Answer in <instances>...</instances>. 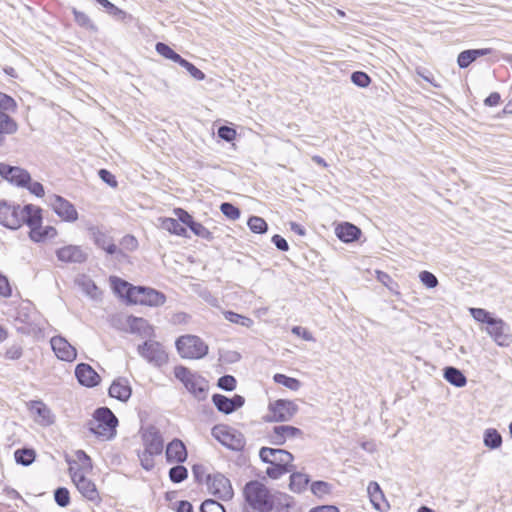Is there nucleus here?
Returning <instances> with one entry per match:
<instances>
[{
    "label": "nucleus",
    "instance_id": "1",
    "mask_svg": "<svg viewBox=\"0 0 512 512\" xmlns=\"http://www.w3.org/2000/svg\"><path fill=\"white\" fill-rule=\"evenodd\" d=\"M110 283L114 293L130 304L157 307L163 305L166 301V297L162 292L153 288L132 286L127 281L116 276L110 277Z\"/></svg>",
    "mask_w": 512,
    "mask_h": 512
},
{
    "label": "nucleus",
    "instance_id": "2",
    "mask_svg": "<svg viewBox=\"0 0 512 512\" xmlns=\"http://www.w3.org/2000/svg\"><path fill=\"white\" fill-rule=\"evenodd\" d=\"M244 496L247 503L258 512H269L274 506L275 496L259 481L247 483Z\"/></svg>",
    "mask_w": 512,
    "mask_h": 512
},
{
    "label": "nucleus",
    "instance_id": "3",
    "mask_svg": "<svg viewBox=\"0 0 512 512\" xmlns=\"http://www.w3.org/2000/svg\"><path fill=\"white\" fill-rule=\"evenodd\" d=\"M118 419L106 407L98 408L89 422V430L101 440H110L116 435Z\"/></svg>",
    "mask_w": 512,
    "mask_h": 512
},
{
    "label": "nucleus",
    "instance_id": "4",
    "mask_svg": "<svg viewBox=\"0 0 512 512\" xmlns=\"http://www.w3.org/2000/svg\"><path fill=\"white\" fill-rule=\"evenodd\" d=\"M174 375L196 399L207 397L209 386L205 378L181 365L174 368Z\"/></svg>",
    "mask_w": 512,
    "mask_h": 512
},
{
    "label": "nucleus",
    "instance_id": "5",
    "mask_svg": "<svg viewBox=\"0 0 512 512\" xmlns=\"http://www.w3.org/2000/svg\"><path fill=\"white\" fill-rule=\"evenodd\" d=\"M36 207L34 205L21 207L2 202L0 203V224L9 229H18L23 223H28V218Z\"/></svg>",
    "mask_w": 512,
    "mask_h": 512
},
{
    "label": "nucleus",
    "instance_id": "6",
    "mask_svg": "<svg viewBox=\"0 0 512 512\" xmlns=\"http://www.w3.org/2000/svg\"><path fill=\"white\" fill-rule=\"evenodd\" d=\"M179 355L186 359H200L208 353V346L195 335H184L176 340Z\"/></svg>",
    "mask_w": 512,
    "mask_h": 512
},
{
    "label": "nucleus",
    "instance_id": "7",
    "mask_svg": "<svg viewBox=\"0 0 512 512\" xmlns=\"http://www.w3.org/2000/svg\"><path fill=\"white\" fill-rule=\"evenodd\" d=\"M213 437L223 446L239 451L245 445L243 435L235 429L226 425H217L212 429Z\"/></svg>",
    "mask_w": 512,
    "mask_h": 512
},
{
    "label": "nucleus",
    "instance_id": "8",
    "mask_svg": "<svg viewBox=\"0 0 512 512\" xmlns=\"http://www.w3.org/2000/svg\"><path fill=\"white\" fill-rule=\"evenodd\" d=\"M41 209L36 207L32 210V215L28 218L27 225L30 227L29 237L34 242H42L46 239L54 238L57 231L52 226H42Z\"/></svg>",
    "mask_w": 512,
    "mask_h": 512
},
{
    "label": "nucleus",
    "instance_id": "9",
    "mask_svg": "<svg viewBox=\"0 0 512 512\" xmlns=\"http://www.w3.org/2000/svg\"><path fill=\"white\" fill-rule=\"evenodd\" d=\"M297 411L298 406L293 401L279 399L269 404L266 419L270 422L289 421Z\"/></svg>",
    "mask_w": 512,
    "mask_h": 512
},
{
    "label": "nucleus",
    "instance_id": "10",
    "mask_svg": "<svg viewBox=\"0 0 512 512\" xmlns=\"http://www.w3.org/2000/svg\"><path fill=\"white\" fill-rule=\"evenodd\" d=\"M138 353L150 364L161 367L168 362V354L164 347L156 341H146L138 346Z\"/></svg>",
    "mask_w": 512,
    "mask_h": 512
},
{
    "label": "nucleus",
    "instance_id": "11",
    "mask_svg": "<svg viewBox=\"0 0 512 512\" xmlns=\"http://www.w3.org/2000/svg\"><path fill=\"white\" fill-rule=\"evenodd\" d=\"M207 487L211 494L223 501L232 499L234 495L230 480L220 473L208 476Z\"/></svg>",
    "mask_w": 512,
    "mask_h": 512
},
{
    "label": "nucleus",
    "instance_id": "12",
    "mask_svg": "<svg viewBox=\"0 0 512 512\" xmlns=\"http://www.w3.org/2000/svg\"><path fill=\"white\" fill-rule=\"evenodd\" d=\"M259 456L263 462L270 465L296 469L292 463L293 455L286 450L263 447L260 449Z\"/></svg>",
    "mask_w": 512,
    "mask_h": 512
},
{
    "label": "nucleus",
    "instance_id": "13",
    "mask_svg": "<svg viewBox=\"0 0 512 512\" xmlns=\"http://www.w3.org/2000/svg\"><path fill=\"white\" fill-rule=\"evenodd\" d=\"M69 472L73 483L78 491L88 500L94 501L98 498V491L95 484L86 477V474L76 470L75 464L69 466Z\"/></svg>",
    "mask_w": 512,
    "mask_h": 512
},
{
    "label": "nucleus",
    "instance_id": "14",
    "mask_svg": "<svg viewBox=\"0 0 512 512\" xmlns=\"http://www.w3.org/2000/svg\"><path fill=\"white\" fill-rule=\"evenodd\" d=\"M49 205L57 216L65 222H75L78 219V212L74 205L61 196H50Z\"/></svg>",
    "mask_w": 512,
    "mask_h": 512
},
{
    "label": "nucleus",
    "instance_id": "15",
    "mask_svg": "<svg viewBox=\"0 0 512 512\" xmlns=\"http://www.w3.org/2000/svg\"><path fill=\"white\" fill-rule=\"evenodd\" d=\"M51 348L61 361L73 362L77 357V350L64 337L53 336L50 339Z\"/></svg>",
    "mask_w": 512,
    "mask_h": 512
},
{
    "label": "nucleus",
    "instance_id": "16",
    "mask_svg": "<svg viewBox=\"0 0 512 512\" xmlns=\"http://www.w3.org/2000/svg\"><path fill=\"white\" fill-rule=\"evenodd\" d=\"M57 259L62 263H83L86 261L87 252L78 245H65L55 251Z\"/></svg>",
    "mask_w": 512,
    "mask_h": 512
},
{
    "label": "nucleus",
    "instance_id": "17",
    "mask_svg": "<svg viewBox=\"0 0 512 512\" xmlns=\"http://www.w3.org/2000/svg\"><path fill=\"white\" fill-rule=\"evenodd\" d=\"M507 324L499 318L490 320L487 325L486 332L492 337V339L499 346H508L510 344V335Z\"/></svg>",
    "mask_w": 512,
    "mask_h": 512
},
{
    "label": "nucleus",
    "instance_id": "18",
    "mask_svg": "<svg viewBox=\"0 0 512 512\" xmlns=\"http://www.w3.org/2000/svg\"><path fill=\"white\" fill-rule=\"evenodd\" d=\"M0 175L18 186H26L30 181V174L20 167L0 163Z\"/></svg>",
    "mask_w": 512,
    "mask_h": 512
},
{
    "label": "nucleus",
    "instance_id": "19",
    "mask_svg": "<svg viewBox=\"0 0 512 512\" xmlns=\"http://www.w3.org/2000/svg\"><path fill=\"white\" fill-rule=\"evenodd\" d=\"M303 433L299 428L289 425L275 426L270 433V441L275 445H282L286 440L302 437Z\"/></svg>",
    "mask_w": 512,
    "mask_h": 512
},
{
    "label": "nucleus",
    "instance_id": "20",
    "mask_svg": "<svg viewBox=\"0 0 512 512\" xmlns=\"http://www.w3.org/2000/svg\"><path fill=\"white\" fill-rule=\"evenodd\" d=\"M75 376L78 382L85 387H94L101 381L99 374L86 363H80L76 366Z\"/></svg>",
    "mask_w": 512,
    "mask_h": 512
},
{
    "label": "nucleus",
    "instance_id": "21",
    "mask_svg": "<svg viewBox=\"0 0 512 512\" xmlns=\"http://www.w3.org/2000/svg\"><path fill=\"white\" fill-rule=\"evenodd\" d=\"M29 410L34 420L42 426H48L54 422L51 410L41 401H32Z\"/></svg>",
    "mask_w": 512,
    "mask_h": 512
},
{
    "label": "nucleus",
    "instance_id": "22",
    "mask_svg": "<svg viewBox=\"0 0 512 512\" xmlns=\"http://www.w3.org/2000/svg\"><path fill=\"white\" fill-rule=\"evenodd\" d=\"M131 393L132 388L129 381L122 377L115 379L109 388L110 397L122 402H126L131 397Z\"/></svg>",
    "mask_w": 512,
    "mask_h": 512
},
{
    "label": "nucleus",
    "instance_id": "23",
    "mask_svg": "<svg viewBox=\"0 0 512 512\" xmlns=\"http://www.w3.org/2000/svg\"><path fill=\"white\" fill-rule=\"evenodd\" d=\"M126 327L131 333L138 334L142 337H151L154 334L153 327L147 320L139 317L128 316L126 318Z\"/></svg>",
    "mask_w": 512,
    "mask_h": 512
},
{
    "label": "nucleus",
    "instance_id": "24",
    "mask_svg": "<svg viewBox=\"0 0 512 512\" xmlns=\"http://www.w3.org/2000/svg\"><path fill=\"white\" fill-rule=\"evenodd\" d=\"M187 459V450L179 439L172 440L166 447V460L168 463H182Z\"/></svg>",
    "mask_w": 512,
    "mask_h": 512
},
{
    "label": "nucleus",
    "instance_id": "25",
    "mask_svg": "<svg viewBox=\"0 0 512 512\" xmlns=\"http://www.w3.org/2000/svg\"><path fill=\"white\" fill-rule=\"evenodd\" d=\"M335 234L341 241L350 243L358 240L361 235V230L349 222H344L336 226Z\"/></svg>",
    "mask_w": 512,
    "mask_h": 512
},
{
    "label": "nucleus",
    "instance_id": "26",
    "mask_svg": "<svg viewBox=\"0 0 512 512\" xmlns=\"http://www.w3.org/2000/svg\"><path fill=\"white\" fill-rule=\"evenodd\" d=\"M367 493L373 507L379 511H382L388 507L383 491L379 484L375 481H371L367 487Z\"/></svg>",
    "mask_w": 512,
    "mask_h": 512
},
{
    "label": "nucleus",
    "instance_id": "27",
    "mask_svg": "<svg viewBox=\"0 0 512 512\" xmlns=\"http://www.w3.org/2000/svg\"><path fill=\"white\" fill-rule=\"evenodd\" d=\"M144 450L160 455L163 451L162 436L156 431H148L144 434Z\"/></svg>",
    "mask_w": 512,
    "mask_h": 512
},
{
    "label": "nucleus",
    "instance_id": "28",
    "mask_svg": "<svg viewBox=\"0 0 512 512\" xmlns=\"http://www.w3.org/2000/svg\"><path fill=\"white\" fill-rule=\"evenodd\" d=\"M161 229L177 236H186V228L183 227L177 219L170 217H161L158 219Z\"/></svg>",
    "mask_w": 512,
    "mask_h": 512
},
{
    "label": "nucleus",
    "instance_id": "29",
    "mask_svg": "<svg viewBox=\"0 0 512 512\" xmlns=\"http://www.w3.org/2000/svg\"><path fill=\"white\" fill-rule=\"evenodd\" d=\"M17 130V123L8 115V113H0V146L4 142V135L14 134Z\"/></svg>",
    "mask_w": 512,
    "mask_h": 512
},
{
    "label": "nucleus",
    "instance_id": "30",
    "mask_svg": "<svg viewBox=\"0 0 512 512\" xmlns=\"http://www.w3.org/2000/svg\"><path fill=\"white\" fill-rule=\"evenodd\" d=\"M93 239L95 244L105 250L108 254H114L117 251L116 245L112 239L105 233L97 230L93 232Z\"/></svg>",
    "mask_w": 512,
    "mask_h": 512
},
{
    "label": "nucleus",
    "instance_id": "31",
    "mask_svg": "<svg viewBox=\"0 0 512 512\" xmlns=\"http://www.w3.org/2000/svg\"><path fill=\"white\" fill-rule=\"evenodd\" d=\"M444 378L450 384L459 388L464 387L467 383V379L464 374L454 367H447L444 369Z\"/></svg>",
    "mask_w": 512,
    "mask_h": 512
},
{
    "label": "nucleus",
    "instance_id": "32",
    "mask_svg": "<svg viewBox=\"0 0 512 512\" xmlns=\"http://www.w3.org/2000/svg\"><path fill=\"white\" fill-rule=\"evenodd\" d=\"M75 464L76 470L80 473L87 474L92 470V462L90 457L82 450L75 453V460L69 462V465Z\"/></svg>",
    "mask_w": 512,
    "mask_h": 512
},
{
    "label": "nucleus",
    "instance_id": "33",
    "mask_svg": "<svg viewBox=\"0 0 512 512\" xmlns=\"http://www.w3.org/2000/svg\"><path fill=\"white\" fill-rule=\"evenodd\" d=\"M77 284L81 288V290L90 298L98 299L100 297V290L90 278L86 276H81L80 278L77 279Z\"/></svg>",
    "mask_w": 512,
    "mask_h": 512
},
{
    "label": "nucleus",
    "instance_id": "34",
    "mask_svg": "<svg viewBox=\"0 0 512 512\" xmlns=\"http://www.w3.org/2000/svg\"><path fill=\"white\" fill-rule=\"evenodd\" d=\"M484 445L490 449H497L502 445V436L494 428H488L484 432Z\"/></svg>",
    "mask_w": 512,
    "mask_h": 512
},
{
    "label": "nucleus",
    "instance_id": "35",
    "mask_svg": "<svg viewBox=\"0 0 512 512\" xmlns=\"http://www.w3.org/2000/svg\"><path fill=\"white\" fill-rule=\"evenodd\" d=\"M291 473L290 488L295 492H301L308 484L307 475L295 472V470Z\"/></svg>",
    "mask_w": 512,
    "mask_h": 512
},
{
    "label": "nucleus",
    "instance_id": "36",
    "mask_svg": "<svg viewBox=\"0 0 512 512\" xmlns=\"http://www.w3.org/2000/svg\"><path fill=\"white\" fill-rule=\"evenodd\" d=\"M273 379L276 383L281 384L292 391H297L301 387V382L298 379L288 377L284 374L277 373L274 375Z\"/></svg>",
    "mask_w": 512,
    "mask_h": 512
},
{
    "label": "nucleus",
    "instance_id": "37",
    "mask_svg": "<svg viewBox=\"0 0 512 512\" xmlns=\"http://www.w3.org/2000/svg\"><path fill=\"white\" fill-rule=\"evenodd\" d=\"M225 319L231 323L238 324L247 328L252 327L254 324L253 320L249 317L234 313L232 311H227L224 313Z\"/></svg>",
    "mask_w": 512,
    "mask_h": 512
},
{
    "label": "nucleus",
    "instance_id": "38",
    "mask_svg": "<svg viewBox=\"0 0 512 512\" xmlns=\"http://www.w3.org/2000/svg\"><path fill=\"white\" fill-rule=\"evenodd\" d=\"M16 462L24 466L30 465L35 459V453L31 449H18L15 451Z\"/></svg>",
    "mask_w": 512,
    "mask_h": 512
},
{
    "label": "nucleus",
    "instance_id": "39",
    "mask_svg": "<svg viewBox=\"0 0 512 512\" xmlns=\"http://www.w3.org/2000/svg\"><path fill=\"white\" fill-rule=\"evenodd\" d=\"M155 49L157 53L160 54L162 57L171 60L175 63L180 57V55L176 53L171 47L162 42L157 43Z\"/></svg>",
    "mask_w": 512,
    "mask_h": 512
},
{
    "label": "nucleus",
    "instance_id": "40",
    "mask_svg": "<svg viewBox=\"0 0 512 512\" xmlns=\"http://www.w3.org/2000/svg\"><path fill=\"white\" fill-rule=\"evenodd\" d=\"M247 224L252 232L258 234L265 233L268 228L266 221L258 216H251Z\"/></svg>",
    "mask_w": 512,
    "mask_h": 512
},
{
    "label": "nucleus",
    "instance_id": "41",
    "mask_svg": "<svg viewBox=\"0 0 512 512\" xmlns=\"http://www.w3.org/2000/svg\"><path fill=\"white\" fill-rule=\"evenodd\" d=\"M213 403L223 413L229 414L233 412L230 398L216 394L213 396Z\"/></svg>",
    "mask_w": 512,
    "mask_h": 512
},
{
    "label": "nucleus",
    "instance_id": "42",
    "mask_svg": "<svg viewBox=\"0 0 512 512\" xmlns=\"http://www.w3.org/2000/svg\"><path fill=\"white\" fill-rule=\"evenodd\" d=\"M187 469L182 465H176L169 471V477L172 482L180 483L187 478Z\"/></svg>",
    "mask_w": 512,
    "mask_h": 512
},
{
    "label": "nucleus",
    "instance_id": "43",
    "mask_svg": "<svg viewBox=\"0 0 512 512\" xmlns=\"http://www.w3.org/2000/svg\"><path fill=\"white\" fill-rule=\"evenodd\" d=\"M15 109V100L12 97L0 92V113L13 112Z\"/></svg>",
    "mask_w": 512,
    "mask_h": 512
},
{
    "label": "nucleus",
    "instance_id": "44",
    "mask_svg": "<svg viewBox=\"0 0 512 512\" xmlns=\"http://www.w3.org/2000/svg\"><path fill=\"white\" fill-rule=\"evenodd\" d=\"M351 81L358 87L366 88L370 85L371 78L365 72L356 71L352 73Z\"/></svg>",
    "mask_w": 512,
    "mask_h": 512
},
{
    "label": "nucleus",
    "instance_id": "45",
    "mask_svg": "<svg viewBox=\"0 0 512 512\" xmlns=\"http://www.w3.org/2000/svg\"><path fill=\"white\" fill-rule=\"evenodd\" d=\"M419 280L427 288H435L438 285V279L429 271H421L419 273Z\"/></svg>",
    "mask_w": 512,
    "mask_h": 512
},
{
    "label": "nucleus",
    "instance_id": "46",
    "mask_svg": "<svg viewBox=\"0 0 512 512\" xmlns=\"http://www.w3.org/2000/svg\"><path fill=\"white\" fill-rule=\"evenodd\" d=\"M293 471H294L293 468H286V467L271 465L270 467H268L266 469V474L272 479H279L283 475L293 472Z\"/></svg>",
    "mask_w": 512,
    "mask_h": 512
},
{
    "label": "nucleus",
    "instance_id": "47",
    "mask_svg": "<svg viewBox=\"0 0 512 512\" xmlns=\"http://www.w3.org/2000/svg\"><path fill=\"white\" fill-rule=\"evenodd\" d=\"M470 313L476 321L486 323L487 325L490 320L494 319L489 312L482 308H470Z\"/></svg>",
    "mask_w": 512,
    "mask_h": 512
},
{
    "label": "nucleus",
    "instance_id": "48",
    "mask_svg": "<svg viewBox=\"0 0 512 512\" xmlns=\"http://www.w3.org/2000/svg\"><path fill=\"white\" fill-rule=\"evenodd\" d=\"M73 14H74L75 21L77 22L78 25H80L86 29H91V30L95 29V26L93 25L92 21L85 13L80 12L76 9H73Z\"/></svg>",
    "mask_w": 512,
    "mask_h": 512
},
{
    "label": "nucleus",
    "instance_id": "49",
    "mask_svg": "<svg viewBox=\"0 0 512 512\" xmlns=\"http://www.w3.org/2000/svg\"><path fill=\"white\" fill-rule=\"evenodd\" d=\"M200 510L201 512H225L223 505L212 499L205 500Z\"/></svg>",
    "mask_w": 512,
    "mask_h": 512
},
{
    "label": "nucleus",
    "instance_id": "50",
    "mask_svg": "<svg viewBox=\"0 0 512 512\" xmlns=\"http://www.w3.org/2000/svg\"><path fill=\"white\" fill-rule=\"evenodd\" d=\"M220 210L227 218L231 220H236L240 217L239 209L231 203H222Z\"/></svg>",
    "mask_w": 512,
    "mask_h": 512
},
{
    "label": "nucleus",
    "instance_id": "51",
    "mask_svg": "<svg viewBox=\"0 0 512 512\" xmlns=\"http://www.w3.org/2000/svg\"><path fill=\"white\" fill-rule=\"evenodd\" d=\"M190 229L198 237H201L206 240L212 239V233L199 222L194 221V223H192V225L190 226Z\"/></svg>",
    "mask_w": 512,
    "mask_h": 512
},
{
    "label": "nucleus",
    "instance_id": "52",
    "mask_svg": "<svg viewBox=\"0 0 512 512\" xmlns=\"http://www.w3.org/2000/svg\"><path fill=\"white\" fill-rule=\"evenodd\" d=\"M56 503L61 507H66L70 502L69 491L66 488H58L54 493Z\"/></svg>",
    "mask_w": 512,
    "mask_h": 512
},
{
    "label": "nucleus",
    "instance_id": "53",
    "mask_svg": "<svg viewBox=\"0 0 512 512\" xmlns=\"http://www.w3.org/2000/svg\"><path fill=\"white\" fill-rule=\"evenodd\" d=\"M156 454L154 453H149L148 451L146 450H143L140 454H139V459H140V462H141V466L145 469V470H151L153 467H154V456Z\"/></svg>",
    "mask_w": 512,
    "mask_h": 512
},
{
    "label": "nucleus",
    "instance_id": "54",
    "mask_svg": "<svg viewBox=\"0 0 512 512\" xmlns=\"http://www.w3.org/2000/svg\"><path fill=\"white\" fill-rule=\"evenodd\" d=\"M174 216L177 218L178 222L187 225L189 228L194 223L193 217L185 210L181 208H176L173 210Z\"/></svg>",
    "mask_w": 512,
    "mask_h": 512
},
{
    "label": "nucleus",
    "instance_id": "55",
    "mask_svg": "<svg viewBox=\"0 0 512 512\" xmlns=\"http://www.w3.org/2000/svg\"><path fill=\"white\" fill-rule=\"evenodd\" d=\"M218 386L223 390L232 391L236 387V380L231 375H225L219 378Z\"/></svg>",
    "mask_w": 512,
    "mask_h": 512
},
{
    "label": "nucleus",
    "instance_id": "56",
    "mask_svg": "<svg viewBox=\"0 0 512 512\" xmlns=\"http://www.w3.org/2000/svg\"><path fill=\"white\" fill-rule=\"evenodd\" d=\"M218 136L227 142H231L236 138V130L228 126H221L218 129Z\"/></svg>",
    "mask_w": 512,
    "mask_h": 512
},
{
    "label": "nucleus",
    "instance_id": "57",
    "mask_svg": "<svg viewBox=\"0 0 512 512\" xmlns=\"http://www.w3.org/2000/svg\"><path fill=\"white\" fill-rule=\"evenodd\" d=\"M475 59L468 50L462 51L457 57V64L460 68H467Z\"/></svg>",
    "mask_w": 512,
    "mask_h": 512
},
{
    "label": "nucleus",
    "instance_id": "58",
    "mask_svg": "<svg viewBox=\"0 0 512 512\" xmlns=\"http://www.w3.org/2000/svg\"><path fill=\"white\" fill-rule=\"evenodd\" d=\"M99 177L105 183H107L110 187H113V188L117 187L118 183H117L115 176L108 170H106V169L99 170Z\"/></svg>",
    "mask_w": 512,
    "mask_h": 512
},
{
    "label": "nucleus",
    "instance_id": "59",
    "mask_svg": "<svg viewBox=\"0 0 512 512\" xmlns=\"http://www.w3.org/2000/svg\"><path fill=\"white\" fill-rule=\"evenodd\" d=\"M292 333L298 337L303 338L306 341H314L313 335L306 329L300 326H294L292 328Z\"/></svg>",
    "mask_w": 512,
    "mask_h": 512
},
{
    "label": "nucleus",
    "instance_id": "60",
    "mask_svg": "<svg viewBox=\"0 0 512 512\" xmlns=\"http://www.w3.org/2000/svg\"><path fill=\"white\" fill-rule=\"evenodd\" d=\"M0 296L1 297H10L11 296V287L8 282V279L0 273Z\"/></svg>",
    "mask_w": 512,
    "mask_h": 512
},
{
    "label": "nucleus",
    "instance_id": "61",
    "mask_svg": "<svg viewBox=\"0 0 512 512\" xmlns=\"http://www.w3.org/2000/svg\"><path fill=\"white\" fill-rule=\"evenodd\" d=\"M97 3H99L109 14L111 15H118L122 13V11L116 7L114 4H112L108 0H95Z\"/></svg>",
    "mask_w": 512,
    "mask_h": 512
},
{
    "label": "nucleus",
    "instance_id": "62",
    "mask_svg": "<svg viewBox=\"0 0 512 512\" xmlns=\"http://www.w3.org/2000/svg\"><path fill=\"white\" fill-rule=\"evenodd\" d=\"M27 187V189L34 195L38 196V197H41L44 195V188H43V185L39 182H31V180L29 181V183L25 186Z\"/></svg>",
    "mask_w": 512,
    "mask_h": 512
},
{
    "label": "nucleus",
    "instance_id": "63",
    "mask_svg": "<svg viewBox=\"0 0 512 512\" xmlns=\"http://www.w3.org/2000/svg\"><path fill=\"white\" fill-rule=\"evenodd\" d=\"M312 491L314 494H324L329 491V485L326 482L318 481L312 484Z\"/></svg>",
    "mask_w": 512,
    "mask_h": 512
},
{
    "label": "nucleus",
    "instance_id": "64",
    "mask_svg": "<svg viewBox=\"0 0 512 512\" xmlns=\"http://www.w3.org/2000/svg\"><path fill=\"white\" fill-rule=\"evenodd\" d=\"M272 242L281 251H287L289 249L287 241L280 235H274L272 237Z\"/></svg>",
    "mask_w": 512,
    "mask_h": 512
}]
</instances>
